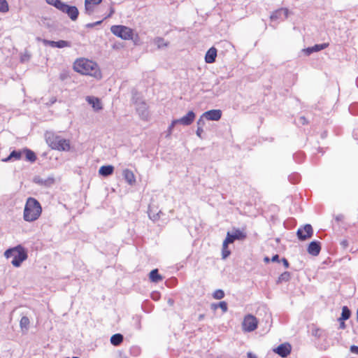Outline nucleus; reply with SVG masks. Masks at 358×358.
Listing matches in <instances>:
<instances>
[{
	"instance_id": "obj_34",
	"label": "nucleus",
	"mask_w": 358,
	"mask_h": 358,
	"mask_svg": "<svg viewBox=\"0 0 358 358\" xmlns=\"http://www.w3.org/2000/svg\"><path fill=\"white\" fill-rule=\"evenodd\" d=\"M216 299H222L224 296V293L222 289H217L213 294Z\"/></svg>"
},
{
	"instance_id": "obj_27",
	"label": "nucleus",
	"mask_w": 358,
	"mask_h": 358,
	"mask_svg": "<svg viewBox=\"0 0 358 358\" xmlns=\"http://www.w3.org/2000/svg\"><path fill=\"white\" fill-rule=\"evenodd\" d=\"M23 154L25 155L26 159L30 161L31 162H35L36 159V156L35 153L28 149H25L23 150Z\"/></svg>"
},
{
	"instance_id": "obj_3",
	"label": "nucleus",
	"mask_w": 358,
	"mask_h": 358,
	"mask_svg": "<svg viewBox=\"0 0 358 358\" xmlns=\"http://www.w3.org/2000/svg\"><path fill=\"white\" fill-rule=\"evenodd\" d=\"M6 258L13 257L11 264L15 267H20L21 264L27 259V252L24 247L18 245L14 248L8 249L4 252Z\"/></svg>"
},
{
	"instance_id": "obj_2",
	"label": "nucleus",
	"mask_w": 358,
	"mask_h": 358,
	"mask_svg": "<svg viewBox=\"0 0 358 358\" xmlns=\"http://www.w3.org/2000/svg\"><path fill=\"white\" fill-rule=\"evenodd\" d=\"M41 213V203L36 199L29 197L24 206L23 219L28 222H34L39 218Z\"/></svg>"
},
{
	"instance_id": "obj_10",
	"label": "nucleus",
	"mask_w": 358,
	"mask_h": 358,
	"mask_svg": "<svg viewBox=\"0 0 358 358\" xmlns=\"http://www.w3.org/2000/svg\"><path fill=\"white\" fill-rule=\"evenodd\" d=\"M313 235V228L310 224H306L303 228H299L297 230L298 238L304 241L310 238Z\"/></svg>"
},
{
	"instance_id": "obj_19",
	"label": "nucleus",
	"mask_w": 358,
	"mask_h": 358,
	"mask_svg": "<svg viewBox=\"0 0 358 358\" xmlns=\"http://www.w3.org/2000/svg\"><path fill=\"white\" fill-rule=\"evenodd\" d=\"M321 250L320 244L317 241H312L308 247V252L313 255L317 256L319 255Z\"/></svg>"
},
{
	"instance_id": "obj_40",
	"label": "nucleus",
	"mask_w": 358,
	"mask_h": 358,
	"mask_svg": "<svg viewBox=\"0 0 358 358\" xmlns=\"http://www.w3.org/2000/svg\"><path fill=\"white\" fill-rule=\"evenodd\" d=\"M282 262H283V264L285 266V268H288L289 267V262L288 261L285 259V258H283L282 259Z\"/></svg>"
},
{
	"instance_id": "obj_47",
	"label": "nucleus",
	"mask_w": 358,
	"mask_h": 358,
	"mask_svg": "<svg viewBox=\"0 0 358 358\" xmlns=\"http://www.w3.org/2000/svg\"><path fill=\"white\" fill-rule=\"evenodd\" d=\"M101 22H102V21L101 20V21L95 22H94V24H95V26H96V25L100 24Z\"/></svg>"
},
{
	"instance_id": "obj_14",
	"label": "nucleus",
	"mask_w": 358,
	"mask_h": 358,
	"mask_svg": "<svg viewBox=\"0 0 358 358\" xmlns=\"http://www.w3.org/2000/svg\"><path fill=\"white\" fill-rule=\"evenodd\" d=\"M289 10L287 8H280L273 12L270 16L272 21L279 19H285L288 17Z\"/></svg>"
},
{
	"instance_id": "obj_46",
	"label": "nucleus",
	"mask_w": 358,
	"mask_h": 358,
	"mask_svg": "<svg viewBox=\"0 0 358 358\" xmlns=\"http://www.w3.org/2000/svg\"><path fill=\"white\" fill-rule=\"evenodd\" d=\"M203 317H204V315H203V314L199 315V321L202 320L203 319Z\"/></svg>"
},
{
	"instance_id": "obj_35",
	"label": "nucleus",
	"mask_w": 358,
	"mask_h": 358,
	"mask_svg": "<svg viewBox=\"0 0 358 358\" xmlns=\"http://www.w3.org/2000/svg\"><path fill=\"white\" fill-rule=\"evenodd\" d=\"M177 124H178V122H177V119L176 120H173L172 121L171 124L169 125V127L168 128V135L169 136L171 135V134L172 133L173 127Z\"/></svg>"
},
{
	"instance_id": "obj_25",
	"label": "nucleus",
	"mask_w": 358,
	"mask_h": 358,
	"mask_svg": "<svg viewBox=\"0 0 358 358\" xmlns=\"http://www.w3.org/2000/svg\"><path fill=\"white\" fill-rule=\"evenodd\" d=\"M150 279L153 282H159L162 280V277L158 273L157 269H154L150 273Z\"/></svg>"
},
{
	"instance_id": "obj_33",
	"label": "nucleus",
	"mask_w": 358,
	"mask_h": 358,
	"mask_svg": "<svg viewBox=\"0 0 358 358\" xmlns=\"http://www.w3.org/2000/svg\"><path fill=\"white\" fill-rule=\"evenodd\" d=\"M8 10L9 6L6 0H0V12L6 13Z\"/></svg>"
},
{
	"instance_id": "obj_41",
	"label": "nucleus",
	"mask_w": 358,
	"mask_h": 358,
	"mask_svg": "<svg viewBox=\"0 0 358 358\" xmlns=\"http://www.w3.org/2000/svg\"><path fill=\"white\" fill-rule=\"evenodd\" d=\"M114 13H115V10H114V8H113V7H111V8H110V13H109V14L106 17V18L111 17V16H112V15H113Z\"/></svg>"
},
{
	"instance_id": "obj_48",
	"label": "nucleus",
	"mask_w": 358,
	"mask_h": 358,
	"mask_svg": "<svg viewBox=\"0 0 358 358\" xmlns=\"http://www.w3.org/2000/svg\"><path fill=\"white\" fill-rule=\"evenodd\" d=\"M264 261L266 262H269V258L268 257H266L264 259Z\"/></svg>"
},
{
	"instance_id": "obj_31",
	"label": "nucleus",
	"mask_w": 358,
	"mask_h": 358,
	"mask_svg": "<svg viewBox=\"0 0 358 358\" xmlns=\"http://www.w3.org/2000/svg\"><path fill=\"white\" fill-rule=\"evenodd\" d=\"M350 316V311L348 308L347 306H343L342 308L341 317L339 318V320H346Z\"/></svg>"
},
{
	"instance_id": "obj_12",
	"label": "nucleus",
	"mask_w": 358,
	"mask_h": 358,
	"mask_svg": "<svg viewBox=\"0 0 358 358\" xmlns=\"http://www.w3.org/2000/svg\"><path fill=\"white\" fill-rule=\"evenodd\" d=\"M291 345L289 343H282L273 350V351L282 357H287L291 352Z\"/></svg>"
},
{
	"instance_id": "obj_22",
	"label": "nucleus",
	"mask_w": 358,
	"mask_h": 358,
	"mask_svg": "<svg viewBox=\"0 0 358 358\" xmlns=\"http://www.w3.org/2000/svg\"><path fill=\"white\" fill-rule=\"evenodd\" d=\"M114 167L112 165L102 166L99 170V173L103 176H108L113 173Z\"/></svg>"
},
{
	"instance_id": "obj_20",
	"label": "nucleus",
	"mask_w": 358,
	"mask_h": 358,
	"mask_svg": "<svg viewBox=\"0 0 358 358\" xmlns=\"http://www.w3.org/2000/svg\"><path fill=\"white\" fill-rule=\"evenodd\" d=\"M122 176L129 185H132L136 182L135 176L131 170L127 169L123 170Z\"/></svg>"
},
{
	"instance_id": "obj_45",
	"label": "nucleus",
	"mask_w": 358,
	"mask_h": 358,
	"mask_svg": "<svg viewBox=\"0 0 358 358\" xmlns=\"http://www.w3.org/2000/svg\"><path fill=\"white\" fill-rule=\"evenodd\" d=\"M343 321H344V320H341V324H340V327H341V328H342V329H344V328H345V323H344V322H343Z\"/></svg>"
},
{
	"instance_id": "obj_26",
	"label": "nucleus",
	"mask_w": 358,
	"mask_h": 358,
	"mask_svg": "<svg viewBox=\"0 0 358 358\" xmlns=\"http://www.w3.org/2000/svg\"><path fill=\"white\" fill-rule=\"evenodd\" d=\"M123 341V336L120 334H116L111 336L110 338V343L113 345H120Z\"/></svg>"
},
{
	"instance_id": "obj_30",
	"label": "nucleus",
	"mask_w": 358,
	"mask_h": 358,
	"mask_svg": "<svg viewBox=\"0 0 358 358\" xmlns=\"http://www.w3.org/2000/svg\"><path fill=\"white\" fill-rule=\"evenodd\" d=\"M46 3L49 5L53 6L56 8H57L59 10L62 8L64 2L61 0H45Z\"/></svg>"
},
{
	"instance_id": "obj_15",
	"label": "nucleus",
	"mask_w": 358,
	"mask_h": 358,
	"mask_svg": "<svg viewBox=\"0 0 358 358\" xmlns=\"http://www.w3.org/2000/svg\"><path fill=\"white\" fill-rule=\"evenodd\" d=\"M202 117H205L208 120L217 121L222 117V111L219 109L210 110L203 113Z\"/></svg>"
},
{
	"instance_id": "obj_32",
	"label": "nucleus",
	"mask_w": 358,
	"mask_h": 358,
	"mask_svg": "<svg viewBox=\"0 0 358 358\" xmlns=\"http://www.w3.org/2000/svg\"><path fill=\"white\" fill-rule=\"evenodd\" d=\"M228 245L229 244H225V240H224L222 250V255L223 259H226L231 254L230 250L228 249Z\"/></svg>"
},
{
	"instance_id": "obj_49",
	"label": "nucleus",
	"mask_w": 358,
	"mask_h": 358,
	"mask_svg": "<svg viewBox=\"0 0 358 358\" xmlns=\"http://www.w3.org/2000/svg\"><path fill=\"white\" fill-rule=\"evenodd\" d=\"M248 357H249V358H255V357H252V356H251V354H250V353H248Z\"/></svg>"
},
{
	"instance_id": "obj_37",
	"label": "nucleus",
	"mask_w": 358,
	"mask_h": 358,
	"mask_svg": "<svg viewBox=\"0 0 358 358\" xmlns=\"http://www.w3.org/2000/svg\"><path fill=\"white\" fill-rule=\"evenodd\" d=\"M203 132V128H201V126L197 127V129L196 131L197 136H199L200 138H202V133Z\"/></svg>"
},
{
	"instance_id": "obj_44",
	"label": "nucleus",
	"mask_w": 358,
	"mask_h": 358,
	"mask_svg": "<svg viewBox=\"0 0 358 358\" xmlns=\"http://www.w3.org/2000/svg\"><path fill=\"white\" fill-rule=\"evenodd\" d=\"M94 26H95V24H94V23H89V24H86V27H87V28H92Z\"/></svg>"
},
{
	"instance_id": "obj_43",
	"label": "nucleus",
	"mask_w": 358,
	"mask_h": 358,
	"mask_svg": "<svg viewBox=\"0 0 358 358\" xmlns=\"http://www.w3.org/2000/svg\"><path fill=\"white\" fill-rule=\"evenodd\" d=\"M278 258H279V256L278 255H275L272 257L271 261L277 262V261H278Z\"/></svg>"
},
{
	"instance_id": "obj_38",
	"label": "nucleus",
	"mask_w": 358,
	"mask_h": 358,
	"mask_svg": "<svg viewBox=\"0 0 358 358\" xmlns=\"http://www.w3.org/2000/svg\"><path fill=\"white\" fill-rule=\"evenodd\" d=\"M203 118H205V117H202V115H201L200 117V118L198 120V121H197V126L198 127L201 126V128H203V126L204 125Z\"/></svg>"
},
{
	"instance_id": "obj_23",
	"label": "nucleus",
	"mask_w": 358,
	"mask_h": 358,
	"mask_svg": "<svg viewBox=\"0 0 358 358\" xmlns=\"http://www.w3.org/2000/svg\"><path fill=\"white\" fill-rule=\"evenodd\" d=\"M22 154H23V150L22 151L13 150L8 157L3 159L2 161L4 162H7L10 160H19L21 159Z\"/></svg>"
},
{
	"instance_id": "obj_5",
	"label": "nucleus",
	"mask_w": 358,
	"mask_h": 358,
	"mask_svg": "<svg viewBox=\"0 0 358 358\" xmlns=\"http://www.w3.org/2000/svg\"><path fill=\"white\" fill-rule=\"evenodd\" d=\"M110 31L115 36L123 40H131L133 38V29L123 25H113Z\"/></svg>"
},
{
	"instance_id": "obj_9",
	"label": "nucleus",
	"mask_w": 358,
	"mask_h": 358,
	"mask_svg": "<svg viewBox=\"0 0 358 358\" xmlns=\"http://www.w3.org/2000/svg\"><path fill=\"white\" fill-rule=\"evenodd\" d=\"M38 40L41 41L45 45H49L52 48H64L71 47V43L64 40H60L58 41L40 38H38Z\"/></svg>"
},
{
	"instance_id": "obj_36",
	"label": "nucleus",
	"mask_w": 358,
	"mask_h": 358,
	"mask_svg": "<svg viewBox=\"0 0 358 358\" xmlns=\"http://www.w3.org/2000/svg\"><path fill=\"white\" fill-rule=\"evenodd\" d=\"M218 306L222 310L223 312L227 311V303L225 301L220 302Z\"/></svg>"
},
{
	"instance_id": "obj_28",
	"label": "nucleus",
	"mask_w": 358,
	"mask_h": 358,
	"mask_svg": "<svg viewBox=\"0 0 358 358\" xmlns=\"http://www.w3.org/2000/svg\"><path fill=\"white\" fill-rule=\"evenodd\" d=\"M291 275L290 273L288 271H285L282 273L279 277L277 280V283L280 284L284 282H288L290 279Z\"/></svg>"
},
{
	"instance_id": "obj_17",
	"label": "nucleus",
	"mask_w": 358,
	"mask_h": 358,
	"mask_svg": "<svg viewBox=\"0 0 358 358\" xmlns=\"http://www.w3.org/2000/svg\"><path fill=\"white\" fill-rule=\"evenodd\" d=\"M327 46V43L317 44L315 45L314 46L303 49L302 52H304L306 55L308 56L313 52H318L325 49Z\"/></svg>"
},
{
	"instance_id": "obj_6",
	"label": "nucleus",
	"mask_w": 358,
	"mask_h": 358,
	"mask_svg": "<svg viewBox=\"0 0 358 358\" xmlns=\"http://www.w3.org/2000/svg\"><path fill=\"white\" fill-rule=\"evenodd\" d=\"M257 319L252 315L248 314L245 316L242 327L244 331L251 332L255 330L257 327Z\"/></svg>"
},
{
	"instance_id": "obj_39",
	"label": "nucleus",
	"mask_w": 358,
	"mask_h": 358,
	"mask_svg": "<svg viewBox=\"0 0 358 358\" xmlns=\"http://www.w3.org/2000/svg\"><path fill=\"white\" fill-rule=\"evenodd\" d=\"M350 352L353 354H358V346L357 345H352L350 347Z\"/></svg>"
},
{
	"instance_id": "obj_7",
	"label": "nucleus",
	"mask_w": 358,
	"mask_h": 358,
	"mask_svg": "<svg viewBox=\"0 0 358 358\" xmlns=\"http://www.w3.org/2000/svg\"><path fill=\"white\" fill-rule=\"evenodd\" d=\"M246 238V233L243 230L234 229L231 233L228 231L225 240V244L234 243L235 240H243Z\"/></svg>"
},
{
	"instance_id": "obj_11",
	"label": "nucleus",
	"mask_w": 358,
	"mask_h": 358,
	"mask_svg": "<svg viewBox=\"0 0 358 358\" xmlns=\"http://www.w3.org/2000/svg\"><path fill=\"white\" fill-rule=\"evenodd\" d=\"M103 0H85V13L88 15H92L96 6L101 3Z\"/></svg>"
},
{
	"instance_id": "obj_42",
	"label": "nucleus",
	"mask_w": 358,
	"mask_h": 358,
	"mask_svg": "<svg viewBox=\"0 0 358 358\" xmlns=\"http://www.w3.org/2000/svg\"><path fill=\"white\" fill-rule=\"evenodd\" d=\"M299 122H300L301 124H306V122H306V118H305L304 117H301L299 118Z\"/></svg>"
},
{
	"instance_id": "obj_24",
	"label": "nucleus",
	"mask_w": 358,
	"mask_h": 358,
	"mask_svg": "<svg viewBox=\"0 0 358 358\" xmlns=\"http://www.w3.org/2000/svg\"><path fill=\"white\" fill-rule=\"evenodd\" d=\"M30 324L29 319L27 316L22 317L20 321V327L22 333H27Z\"/></svg>"
},
{
	"instance_id": "obj_21",
	"label": "nucleus",
	"mask_w": 358,
	"mask_h": 358,
	"mask_svg": "<svg viewBox=\"0 0 358 358\" xmlns=\"http://www.w3.org/2000/svg\"><path fill=\"white\" fill-rule=\"evenodd\" d=\"M217 57L216 48L212 47L206 52L205 56V61L208 64L213 63L215 61Z\"/></svg>"
},
{
	"instance_id": "obj_8",
	"label": "nucleus",
	"mask_w": 358,
	"mask_h": 358,
	"mask_svg": "<svg viewBox=\"0 0 358 358\" xmlns=\"http://www.w3.org/2000/svg\"><path fill=\"white\" fill-rule=\"evenodd\" d=\"M59 10L66 13L72 21H76L78 17L79 10L76 6H69L64 2Z\"/></svg>"
},
{
	"instance_id": "obj_29",
	"label": "nucleus",
	"mask_w": 358,
	"mask_h": 358,
	"mask_svg": "<svg viewBox=\"0 0 358 358\" xmlns=\"http://www.w3.org/2000/svg\"><path fill=\"white\" fill-rule=\"evenodd\" d=\"M154 44L157 46L158 48H162L167 46V43L164 41V38L157 37L154 39Z\"/></svg>"
},
{
	"instance_id": "obj_16",
	"label": "nucleus",
	"mask_w": 358,
	"mask_h": 358,
	"mask_svg": "<svg viewBox=\"0 0 358 358\" xmlns=\"http://www.w3.org/2000/svg\"><path fill=\"white\" fill-rule=\"evenodd\" d=\"M136 110L138 113L141 117L143 120L148 118V112L146 103L144 101H136Z\"/></svg>"
},
{
	"instance_id": "obj_13",
	"label": "nucleus",
	"mask_w": 358,
	"mask_h": 358,
	"mask_svg": "<svg viewBox=\"0 0 358 358\" xmlns=\"http://www.w3.org/2000/svg\"><path fill=\"white\" fill-rule=\"evenodd\" d=\"M196 117L195 113L190 110L189 111L185 116L181 118L177 119V122L178 124H180L184 126L190 125L194 120Z\"/></svg>"
},
{
	"instance_id": "obj_18",
	"label": "nucleus",
	"mask_w": 358,
	"mask_h": 358,
	"mask_svg": "<svg viewBox=\"0 0 358 358\" xmlns=\"http://www.w3.org/2000/svg\"><path fill=\"white\" fill-rule=\"evenodd\" d=\"M86 101L92 106L94 110L99 111L102 109V104L99 98L89 96L86 97Z\"/></svg>"
},
{
	"instance_id": "obj_1",
	"label": "nucleus",
	"mask_w": 358,
	"mask_h": 358,
	"mask_svg": "<svg viewBox=\"0 0 358 358\" xmlns=\"http://www.w3.org/2000/svg\"><path fill=\"white\" fill-rule=\"evenodd\" d=\"M73 69L83 75H89L98 79L101 78V73L97 64L87 59H76L73 64Z\"/></svg>"
},
{
	"instance_id": "obj_4",
	"label": "nucleus",
	"mask_w": 358,
	"mask_h": 358,
	"mask_svg": "<svg viewBox=\"0 0 358 358\" xmlns=\"http://www.w3.org/2000/svg\"><path fill=\"white\" fill-rule=\"evenodd\" d=\"M48 143L52 149L59 151H69L70 150V142L69 140L61 138L58 136H48Z\"/></svg>"
}]
</instances>
